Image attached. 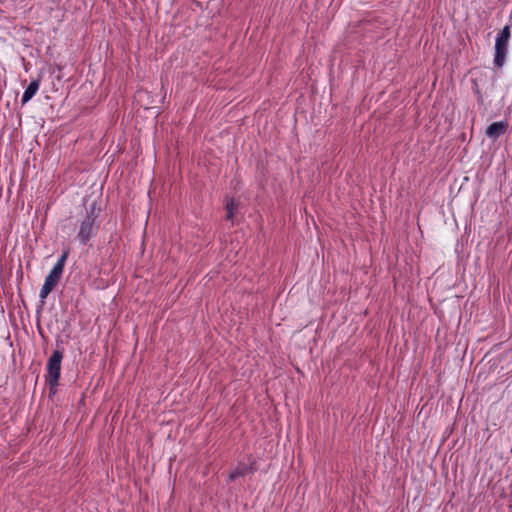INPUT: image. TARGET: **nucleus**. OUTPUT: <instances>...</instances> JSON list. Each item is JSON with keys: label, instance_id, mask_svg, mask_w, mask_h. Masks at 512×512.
<instances>
[{"label": "nucleus", "instance_id": "6e6552de", "mask_svg": "<svg viewBox=\"0 0 512 512\" xmlns=\"http://www.w3.org/2000/svg\"><path fill=\"white\" fill-rule=\"evenodd\" d=\"M235 209H236V204H235L234 200H230L229 202H227V204H226V218L228 220H232L233 219V215H234Z\"/></svg>", "mask_w": 512, "mask_h": 512}, {"label": "nucleus", "instance_id": "423d86ee", "mask_svg": "<svg viewBox=\"0 0 512 512\" xmlns=\"http://www.w3.org/2000/svg\"><path fill=\"white\" fill-rule=\"evenodd\" d=\"M40 86V79H35L30 82L28 87L25 89L23 95H22V105H25L27 102H29L34 95L37 93Z\"/></svg>", "mask_w": 512, "mask_h": 512}, {"label": "nucleus", "instance_id": "f257e3e1", "mask_svg": "<svg viewBox=\"0 0 512 512\" xmlns=\"http://www.w3.org/2000/svg\"><path fill=\"white\" fill-rule=\"evenodd\" d=\"M101 209L97 207V204L93 202L86 210V215L80 222L79 232L77 239L81 244L85 245L88 241L97 234L98 225L96 220L99 217Z\"/></svg>", "mask_w": 512, "mask_h": 512}, {"label": "nucleus", "instance_id": "0eeeda50", "mask_svg": "<svg viewBox=\"0 0 512 512\" xmlns=\"http://www.w3.org/2000/svg\"><path fill=\"white\" fill-rule=\"evenodd\" d=\"M249 471H250V468L247 465H245V464L239 465L237 468H235L233 471L230 472L229 480L234 481L239 477H243Z\"/></svg>", "mask_w": 512, "mask_h": 512}, {"label": "nucleus", "instance_id": "7ed1b4c3", "mask_svg": "<svg viewBox=\"0 0 512 512\" xmlns=\"http://www.w3.org/2000/svg\"><path fill=\"white\" fill-rule=\"evenodd\" d=\"M62 358V352L59 350H54L47 361L46 381L50 387V390L53 392L59 384Z\"/></svg>", "mask_w": 512, "mask_h": 512}, {"label": "nucleus", "instance_id": "f03ea898", "mask_svg": "<svg viewBox=\"0 0 512 512\" xmlns=\"http://www.w3.org/2000/svg\"><path fill=\"white\" fill-rule=\"evenodd\" d=\"M68 256V252H64L61 257L57 260L50 273L46 276L44 284L40 290L39 297L42 302L48 297L52 290L59 283L63 274L65 262Z\"/></svg>", "mask_w": 512, "mask_h": 512}, {"label": "nucleus", "instance_id": "39448f33", "mask_svg": "<svg viewBox=\"0 0 512 512\" xmlns=\"http://www.w3.org/2000/svg\"><path fill=\"white\" fill-rule=\"evenodd\" d=\"M508 129V123L506 121L493 122L486 129V135L490 139H497Z\"/></svg>", "mask_w": 512, "mask_h": 512}, {"label": "nucleus", "instance_id": "20e7f679", "mask_svg": "<svg viewBox=\"0 0 512 512\" xmlns=\"http://www.w3.org/2000/svg\"><path fill=\"white\" fill-rule=\"evenodd\" d=\"M510 39V27L506 25L498 34L495 41V57L494 63L497 67H502L508 50V43Z\"/></svg>", "mask_w": 512, "mask_h": 512}]
</instances>
